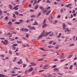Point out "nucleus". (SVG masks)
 <instances>
[{"label":"nucleus","mask_w":77,"mask_h":77,"mask_svg":"<svg viewBox=\"0 0 77 77\" xmlns=\"http://www.w3.org/2000/svg\"><path fill=\"white\" fill-rule=\"evenodd\" d=\"M33 1H34V0H31L30 1L31 3H32L33 2Z\"/></svg>","instance_id":"nucleus-60"},{"label":"nucleus","mask_w":77,"mask_h":77,"mask_svg":"<svg viewBox=\"0 0 77 77\" xmlns=\"http://www.w3.org/2000/svg\"><path fill=\"white\" fill-rule=\"evenodd\" d=\"M49 65H45L44 66V67L43 68L44 69H48V68L47 67V66H48Z\"/></svg>","instance_id":"nucleus-11"},{"label":"nucleus","mask_w":77,"mask_h":77,"mask_svg":"<svg viewBox=\"0 0 77 77\" xmlns=\"http://www.w3.org/2000/svg\"><path fill=\"white\" fill-rule=\"evenodd\" d=\"M50 8H51L50 7H49L48 8H46V9H50Z\"/></svg>","instance_id":"nucleus-59"},{"label":"nucleus","mask_w":77,"mask_h":77,"mask_svg":"<svg viewBox=\"0 0 77 77\" xmlns=\"http://www.w3.org/2000/svg\"><path fill=\"white\" fill-rule=\"evenodd\" d=\"M74 44H72L70 45V46H74Z\"/></svg>","instance_id":"nucleus-64"},{"label":"nucleus","mask_w":77,"mask_h":77,"mask_svg":"<svg viewBox=\"0 0 77 77\" xmlns=\"http://www.w3.org/2000/svg\"><path fill=\"white\" fill-rule=\"evenodd\" d=\"M63 8H62L60 10L61 12H63Z\"/></svg>","instance_id":"nucleus-57"},{"label":"nucleus","mask_w":77,"mask_h":77,"mask_svg":"<svg viewBox=\"0 0 77 77\" xmlns=\"http://www.w3.org/2000/svg\"><path fill=\"white\" fill-rule=\"evenodd\" d=\"M9 53L11 55H12V51H9Z\"/></svg>","instance_id":"nucleus-56"},{"label":"nucleus","mask_w":77,"mask_h":77,"mask_svg":"<svg viewBox=\"0 0 77 77\" xmlns=\"http://www.w3.org/2000/svg\"><path fill=\"white\" fill-rule=\"evenodd\" d=\"M40 8L41 9V10H44V8L42 7H40Z\"/></svg>","instance_id":"nucleus-29"},{"label":"nucleus","mask_w":77,"mask_h":77,"mask_svg":"<svg viewBox=\"0 0 77 77\" xmlns=\"http://www.w3.org/2000/svg\"><path fill=\"white\" fill-rule=\"evenodd\" d=\"M8 24H12V22L10 21L8 23Z\"/></svg>","instance_id":"nucleus-61"},{"label":"nucleus","mask_w":77,"mask_h":77,"mask_svg":"<svg viewBox=\"0 0 77 77\" xmlns=\"http://www.w3.org/2000/svg\"><path fill=\"white\" fill-rule=\"evenodd\" d=\"M24 31H26V32H28V31H29V29H25Z\"/></svg>","instance_id":"nucleus-37"},{"label":"nucleus","mask_w":77,"mask_h":77,"mask_svg":"<svg viewBox=\"0 0 77 77\" xmlns=\"http://www.w3.org/2000/svg\"><path fill=\"white\" fill-rule=\"evenodd\" d=\"M32 25H33V26H36V25H38V24L37 22H35L34 23L32 24Z\"/></svg>","instance_id":"nucleus-8"},{"label":"nucleus","mask_w":77,"mask_h":77,"mask_svg":"<svg viewBox=\"0 0 77 77\" xmlns=\"http://www.w3.org/2000/svg\"><path fill=\"white\" fill-rule=\"evenodd\" d=\"M51 12V10H49V11L47 12L46 13V14L47 15H49V14H50V12Z\"/></svg>","instance_id":"nucleus-15"},{"label":"nucleus","mask_w":77,"mask_h":77,"mask_svg":"<svg viewBox=\"0 0 77 77\" xmlns=\"http://www.w3.org/2000/svg\"><path fill=\"white\" fill-rule=\"evenodd\" d=\"M36 30V29H35V27L34 26H33V27H31L30 28V30Z\"/></svg>","instance_id":"nucleus-12"},{"label":"nucleus","mask_w":77,"mask_h":77,"mask_svg":"<svg viewBox=\"0 0 77 77\" xmlns=\"http://www.w3.org/2000/svg\"><path fill=\"white\" fill-rule=\"evenodd\" d=\"M23 68H25L26 66H27V65L25 64H23Z\"/></svg>","instance_id":"nucleus-38"},{"label":"nucleus","mask_w":77,"mask_h":77,"mask_svg":"<svg viewBox=\"0 0 77 77\" xmlns=\"http://www.w3.org/2000/svg\"><path fill=\"white\" fill-rule=\"evenodd\" d=\"M18 64L19 65H20V64H22L20 62V61H18L17 62Z\"/></svg>","instance_id":"nucleus-49"},{"label":"nucleus","mask_w":77,"mask_h":77,"mask_svg":"<svg viewBox=\"0 0 77 77\" xmlns=\"http://www.w3.org/2000/svg\"><path fill=\"white\" fill-rule=\"evenodd\" d=\"M40 15H41V12H39L38 15L37 16V18H38V17H39Z\"/></svg>","instance_id":"nucleus-10"},{"label":"nucleus","mask_w":77,"mask_h":77,"mask_svg":"<svg viewBox=\"0 0 77 77\" xmlns=\"http://www.w3.org/2000/svg\"><path fill=\"white\" fill-rule=\"evenodd\" d=\"M66 30L67 32H69V29L68 28L66 29Z\"/></svg>","instance_id":"nucleus-52"},{"label":"nucleus","mask_w":77,"mask_h":77,"mask_svg":"<svg viewBox=\"0 0 77 77\" xmlns=\"http://www.w3.org/2000/svg\"><path fill=\"white\" fill-rule=\"evenodd\" d=\"M48 48H53V47L51 46H49L48 47Z\"/></svg>","instance_id":"nucleus-40"},{"label":"nucleus","mask_w":77,"mask_h":77,"mask_svg":"<svg viewBox=\"0 0 77 77\" xmlns=\"http://www.w3.org/2000/svg\"><path fill=\"white\" fill-rule=\"evenodd\" d=\"M77 57H75V58H74V59H73V60H77Z\"/></svg>","instance_id":"nucleus-63"},{"label":"nucleus","mask_w":77,"mask_h":77,"mask_svg":"<svg viewBox=\"0 0 77 77\" xmlns=\"http://www.w3.org/2000/svg\"><path fill=\"white\" fill-rule=\"evenodd\" d=\"M63 30H65V28L66 27V25H65V24L63 23Z\"/></svg>","instance_id":"nucleus-5"},{"label":"nucleus","mask_w":77,"mask_h":77,"mask_svg":"<svg viewBox=\"0 0 77 77\" xmlns=\"http://www.w3.org/2000/svg\"><path fill=\"white\" fill-rule=\"evenodd\" d=\"M64 60H65V59H63L61 60H60V62H63V61H64Z\"/></svg>","instance_id":"nucleus-53"},{"label":"nucleus","mask_w":77,"mask_h":77,"mask_svg":"<svg viewBox=\"0 0 77 77\" xmlns=\"http://www.w3.org/2000/svg\"><path fill=\"white\" fill-rule=\"evenodd\" d=\"M40 50H42L43 51H45V49L42 48H40Z\"/></svg>","instance_id":"nucleus-41"},{"label":"nucleus","mask_w":77,"mask_h":77,"mask_svg":"<svg viewBox=\"0 0 77 77\" xmlns=\"http://www.w3.org/2000/svg\"><path fill=\"white\" fill-rule=\"evenodd\" d=\"M43 56H47V55L46 54H43V55L41 56V57H43Z\"/></svg>","instance_id":"nucleus-35"},{"label":"nucleus","mask_w":77,"mask_h":77,"mask_svg":"<svg viewBox=\"0 0 77 77\" xmlns=\"http://www.w3.org/2000/svg\"><path fill=\"white\" fill-rule=\"evenodd\" d=\"M61 35H62V34L61 33H60L59 34V35H58L57 36V38H60V36Z\"/></svg>","instance_id":"nucleus-23"},{"label":"nucleus","mask_w":77,"mask_h":77,"mask_svg":"<svg viewBox=\"0 0 77 77\" xmlns=\"http://www.w3.org/2000/svg\"><path fill=\"white\" fill-rule=\"evenodd\" d=\"M56 65H54L52 67V68H56Z\"/></svg>","instance_id":"nucleus-33"},{"label":"nucleus","mask_w":77,"mask_h":77,"mask_svg":"<svg viewBox=\"0 0 77 77\" xmlns=\"http://www.w3.org/2000/svg\"><path fill=\"white\" fill-rule=\"evenodd\" d=\"M30 17L31 18H35V16L34 15H32L30 16Z\"/></svg>","instance_id":"nucleus-31"},{"label":"nucleus","mask_w":77,"mask_h":77,"mask_svg":"<svg viewBox=\"0 0 77 77\" xmlns=\"http://www.w3.org/2000/svg\"><path fill=\"white\" fill-rule=\"evenodd\" d=\"M42 60H44V59H40L38 60V61H42Z\"/></svg>","instance_id":"nucleus-44"},{"label":"nucleus","mask_w":77,"mask_h":77,"mask_svg":"<svg viewBox=\"0 0 77 77\" xmlns=\"http://www.w3.org/2000/svg\"><path fill=\"white\" fill-rule=\"evenodd\" d=\"M60 17H61V16H60V15H58L57 17V18H60Z\"/></svg>","instance_id":"nucleus-58"},{"label":"nucleus","mask_w":77,"mask_h":77,"mask_svg":"<svg viewBox=\"0 0 77 77\" xmlns=\"http://www.w3.org/2000/svg\"><path fill=\"white\" fill-rule=\"evenodd\" d=\"M15 13L16 15H18V11H16Z\"/></svg>","instance_id":"nucleus-36"},{"label":"nucleus","mask_w":77,"mask_h":77,"mask_svg":"<svg viewBox=\"0 0 77 77\" xmlns=\"http://www.w3.org/2000/svg\"><path fill=\"white\" fill-rule=\"evenodd\" d=\"M46 2L47 3H51V1L49 0H47Z\"/></svg>","instance_id":"nucleus-20"},{"label":"nucleus","mask_w":77,"mask_h":77,"mask_svg":"<svg viewBox=\"0 0 77 77\" xmlns=\"http://www.w3.org/2000/svg\"><path fill=\"white\" fill-rule=\"evenodd\" d=\"M2 14H3V11H2V10L0 9V15L1 16V15H2Z\"/></svg>","instance_id":"nucleus-17"},{"label":"nucleus","mask_w":77,"mask_h":77,"mask_svg":"<svg viewBox=\"0 0 77 77\" xmlns=\"http://www.w3.org/2000/svg\"><path fill=\"white\" fill-rule=\"evenodd\" d=\"M11 72V73H13V74H14V73H15V72L14 71H12Z\"/></svg>","instance_id":"nucleus-62"},{"label":"nucleus","mask_w":77,"mask_h":77,"mask_svg":"<svg viewBox=\"0 0 77 77\" xmlns=\"http://www.w3.org/2000/svg\"><path fill=\"white\" fill-rule=\"evenodd\" d=\"M19 6V5H17L15 7H14L13 9H12V10H14L15 9V11H16L17 10H18V7Z\"/></svg>","instance_id":"nucleus-4"},{"label":"nucleus","mask_w":77,"mask_h":77,"mask_svg":"<svg viewBox=\"0 0 77 77\" xmlns=\"http://www.w3.org/2000/svg\"><path fill=\"white\" fill-rule=\"evenodd\" d=\"M60 57H61V58H65V57L61 55H60Z\"/></svg>","instance_id":"nucleus-34"},{"label":"nucleus","mask_w":77,"mask_h":77,"mask_svg":"<svg viewBox=\"0 0 77 77\" xmlns=\"http://www.w3.org/2000/svg\"><path fill=\"white\" fill-rule=\"evenodd\" d=\"M19 21L20 22V23H23V20H20Z\"/></svg>","instance_id":"nucleus-50"},{"label":"nucleus","mask_w":77,"mask_h":77,"mask_svg":"<svg viewBox=\"0 0 77 77\" xmlns=\"http://www.w3.org/2000/svg\"><path fill=\"white\" fill-rule=\"evenodd\" d=\"M24 28H22L20 29V31H24Z\"/></svg>","instance_id":"nucleus-18"},{"label":"nucleus","mask_w":77,"mask_h":77,"mask_svg":"<svg viewBox=\"0 0 77 77\" xmlns=\"http://www.w3.org/2000/svg\"><path fill=\"white\" fill-rule=\"evenodd\" d=\"M18 74H12L11 75H12L11 76L12 77H13L14 76H15L16 75H18Z\"/></svg>","instance_id":"nucleus-21"},{"label":"nucleus","mask_w":77,"mask_h":77,"mask_svg":"<svg viewBox=\"0 0 77 77\" xmlns=\"http://www.w3.org/2000/svg\"><path fill=\"white\" fill-rule=\"evenodd\" d=\"M13 18H16V16H15V14H13Z\"/></svg>","instance_id":"nucleus-32"},{"label":"nucleus","mask_w":77,"mask_h":77,"mask_svg":"<svg viewBox=\"0 0 77 77\" xmlns=\"http://www.w3.org/2000/svg\"><path fill=\"white\" fill-rule=\"evenodd\" d=\"M31 64L32 66H36V64L35 63H31Z\"/></svg>","instance_id":"nucleus-9"},{"label":"nucleus","mask_w":77,"mask_h":77,"mask_svg":"<svg viewBox=\"0 0 77 77\" xmlns=\"http://www.w3.org/2000/svg\"><path fill=\"white\" fill-rule=\"evenodd\" d=\"M8 6L10 8V9H12L13 8V6H12V5H9Z\"/></svg>","instance_id":"nucleus-16"},{"label":"nucleus","mask_w":77,"mask_h":77,"mask_svg":"<svg viewBox=\"0 0 77 77\" xmlns=\"http://www.w3.org/2000/svg\"><path fill=\"white\" fill-rule=\"evenodd\" d=\"M72 56V54H71L69 56L68 58H70Z\"/></svg>","instance_id":"nucleus-43"},{"label":"nucleus","mask_w":77,"mask_h":77,"mask_svg":"<svg viewBox=\"0 0 77 77\" xmlns=\"http://www.w3.org/2000/svg\"><path fill=\"white\" fill-rule=\"evenodd\" d=\"M53 41H50L49 42V44H52V43H53Z\"/></svg>","instance_id":"nucleus-47"},{"label":"nucleus","mask_w":77,"mask_h":77,"mask_svg":"<svg viewBox=\"0 0 77 77\" xmlns=\"http://www.w3.org/2000/svg\"><path fill=\"white\" fill-rule=\"evenodd\" d=\"M29 11L30 12H34L35 11H34V10H32V9H30L29 10Z\"/></svg>","instance_id":"nucleus-45"},{"label":"nucleus","mask_w":77,"mask_h":77,"mask_svg":"<svg viewBox=\"0 0 77 77\" xmlns=\"http://www.w3.org/2000/svg\"><path fill=\"white\" fill-rule=\"evenodd\" d=\"M29 36V34H26V38H28Z\"/></svg>","instance_id":"nucleus-22"},{"label":"nucleus","mask_w":77,"mask_h":77,"mask_svg":"<svg viewBox=\"0 0 77 77\" xmlns=\"http://www.w3.org/2000/svg\"><path fill=\"white\" fill-rule=\"evenodd\" d=\"M33 68L31 67L28 71L27 72H31L33 70Z\"/></svg>","instance_id":"nucleus-6"},{"label":"nucleus","mask_w":77,"mask_h":77,"mask_svg":"<svg viewBox=\"0 0 77 77\" xmlns=\"http://www.w3.org/2000/svg\"><path fill=\"white\" fill-rule=\"evenodd\" d=\"M18 46V44H13L12 45V47L14 50L16 49V48H15V46Z\"/></svg>","instance_id":"nucleus-2"},{"label":"nucleus","mask_w":77,"mask_h":77,"mask_svg":"<svg viewBox=\"0 0 77 77\" xmlns=\"http://www.w3.org/2000/svg\"><path fill=\"white\" fill-rule=\"evenodd\" d=\"M69 6H72V4H69L68 5H65V7H66L67 8H69Z\"/></svg>","instance_id":"nucleus-13"},{"label":"nucleus","mask_w":77,"mask_h":77,"mask_svg":"<svg viewBox=\"0 0 77 77\" xmlns=\"http://www.w3.org/2000/svg\"><path fill=\"white\" fill-rule=\"evenodd\" d=\"M64 69H68V67H65L64 68Z\"/></svg>","instance_id":"nucleus-42"},{"label":"nucleus","mask_w":77,"mask_h":77,"mask_svg":"<svg viewBox=\"0 0 77 77\" xmlns=\"http://www.w3.org/2000/svg\"><path fill=\"white\" fill-rule=\"evenodd\" d=\"M38 8V5H36L35 7V9H37Z\"/></svg>","instance_id":"nucleus-28"},{"label":"nucleus","mask_w":77,"mask_h":77,"mask_svg":"<svg viewBox=\"0 0 77 77\" xmlns=\"http://www.w3.org/2000/svg\"><path fill=\"white\" fill-rule=\"evenodd\" d=\"M72 65H71L70 66V68H69L70 69H72Z\"/></svg>","instance_id":"nucleus-39"},{"label":"nucleus","mask_w":77,"mask_h":77,"mask_svg":"<svg viewBox=\"0 0 77 77\" xmlns=\"http://www.w3.org/2000/svg\"><path fill=\"white\" fill-rule=\"evenodd\" d=\"M2 43H3L4 44H5L6 45L8 44V41L7 40H5V42H4V41H2Z\"/></svg>","instance_id":"nucleus-3"},{"label":"nucleus","mask_w":77,"mask_h":77,"mask_svg":"<svg viewBox=\"0 0 77 77\" xmlns=\"http://www.w3.org/2000/svg\"><path fill=\"white\" fill-rule=\"evenodd\" d=\"M54 71H55V72H59V69H58V68H55L54 69Z\"/></svg>","instance_id":"nucleus-7"},{"label":"nucleus","mask_w":77,"mask_h":77,"mask_svg":"<svg viewBox=\"0 0 77 77\" xmlns=\"http://www.w3.org/2000/svg\"><path fill=\"white\" fill-rule=\"evenodd\" d=\"M20 62L21 63H23V61H22V60L21 59L20 60Z\"/></svg>","instance_id":"nucleus-55"},{"label":"nucleus","mask_w":77,"mask_h":77,"mask_svg":"<svg viewBox=\"0 0 77 77\" xmlns=\"http://www.w3.org/2000/svg\"><path fill=\"white\" fill-rule=\"evenodd\" d=\"M14 23L16 24H21V23L19 22H15Z\"/></svg>","instance_id":"nucleus-24"},{"label":"nucleus","mask_w":77,"mask_h":77,"mask_svg":"<svg viewBox=\"0 0 77 77\" xmlns=\"http://www.w3.org/2000/svg\"><path fill=\"white\" fill-rule=\"evenodd\" d=\"M17 43L18 44H20V43H21L22 42V41H17Z\"/></svg>","instance_id":"nucleus-46"},{"label":"nucleus","mask_w":77,"mask_h":77,"mask_svg":"<svg viewBox=\"0 0 77 77\" xmlns=\"http://www.w3.org/2000/svg\"><path fill=\"white\" fill-rule=\"evenodd\" d=\"M45 31L44 30L43 33H42L41 35L38 37V39H40V38H42V37L43 36L46 37V36H47V35H49V34H50L51 33V32H45Z\"/></svg>","instance_id":"nucleus-1"},{"label":"nucleus","mask_w":77,"mask_h":77,"mask_svg":"<svg viewBox=\"0 0 77 77\" xmlns=\"http://www.w3.org/2000/svg\"><path fill=\"white\" fill-rule=\"evenodd\" d=\"M17 59V57H14V60H13V62H15V60Z\"/></svg>","instance_id":"nucleus-25"},{"label":"nucleus","mask_w":77,"mask_h":77,"mask_svg":"<svg viewBox=\"0 0 77 77\" xmlns=\"http://www.w3.org/2000/svg\"><path fill=\"white\" fill-rule=\"evenodd\" d=\"M15 20H16L15 19H13L12 20V22H15Z\"/></svg>","instance_id":"nucleus-51"},{"label":"nucleus","mask_w":77,"mask_h":77,"mask_svg":"<svg viewBox=\"0 0 77 77\" xmlns=\"http://www.w3.org/2000/svg\"><path fill=\"white\" fill-rule=\"evenodd\" d=\"M35 3H36V0H35L34 2L33 3V5H35Z\"/></svg>","instance_id":"nucleus-27"},{"label":"nucleus","mask_w":77,"mask_h":77,"mask_svg":"<svg viewBox=\"0 0 77 77\" xmlns=\"http://www.w3.org/2000/svg\"><path fill=\"white\" fill-rule=\"evenodd\" d=\"M5 20H8V17H5Z\"/></svg>","instance_id":"nucleus-26"},{"label":"nucleus","mask_w":77,"mask_h":77,"mask_svg":"<svg viewBox=\"0 0 77 77\" xmlns=\"http://www.w3.org/2000/svg\"><path fill=\"white\" fill-rule=\"evenodd\" d=\"M50 36H54V34H53V32L52 33L49 35Z\"/></svg>","instance_id":"nucleus-19"},{"label":"nucleus","mask_w":77,"mask_h":77,"mask_svg":"<svg viewBox=\"0 0 77 77\" xmlns=\"http://www.w3.org/2000/svg\"><path fill=\"white\" fill-rule=\"evenodd\" d=\"M47 24H43V25L42 26L43 28H45L46 27H47Z\"/></svg>","instance_id":"nucleus-14"},{"label":"nucleus","mask_w":77,"mask_h":77,"mask_svg":"<svg viewBox=\"0 0 77 77\" xmlns=\"http://www.w3.org/2000/svg\"><path fill=\"white\" fill-rule=\"evenodd\" d=\"M22 47H26V45H23Z\"/></svg>","instance_id":"nucleus-54"},{"label":"nucleus","mask_w":77,"mask_h":77,"mask_svg":"<svg viewBox=\"0 0 77 77\" xmlns=\"http://www.w3.org/2000/svg\"><path fill=\"white\" fill-rule=\"evenodd\" d=\"M12 35V33L10 34V33L8 32L7 34V35Z\"/></svg>","instance_id":"nucleus-48"},{"label":"nucleus","mask_w":77,"mask_h":77,"mask_svg":"<svg viewBox=\"0 0 77 77\" xmlns=\"http://www.w3.org/2000/svg\"><path fill=\"white\" fill-rule=\"evenodd\" d=\"M46 19H44V22L43 23V24H45V21H46Z\"/></svg>","instance_id":"nucleus-30"}]
</instances>
